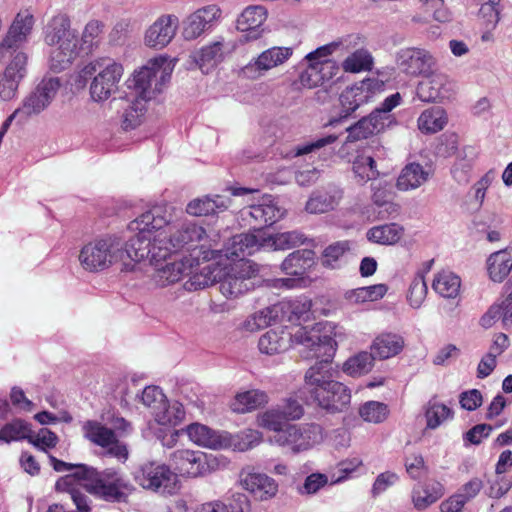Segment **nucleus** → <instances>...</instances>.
Masks as SVG:
<instances>
[{
  "label": "nucleus",
  "instance_id": "nucleus-1",
  "mask_svg": "<svg viewBox=\"0 0 512 512\" xmlns=\"http://www.w3.org/2000/svg\"><path fill=\"white\" fill-rule=\"evenodd\" d=\"M335 326L330 323H317L311 329L300 327L292 340L313 351L312 357L321 359L305 373L308 392L317 405L327 411H342L351 401L350 390L341 382L333 379L330 361L335 355L337 342L328 332Z\"/></svg>",
  "mask_w": 512,
  "mask_h": 512
},
{
  "label": "nucleus",
  "instance_id": "nucleus-2",
  "mask_svg": "<svg viewBox=\"0 0 512 512\" xmlns=\"http://www.w3.org/2000/svg\"><path fill=\"white\" fill-rule=\"evenodd\" d=\"M168 222L166 211L160 206L153 207L134 220L130 227L138 232L131 239L134 254L129 256L137 261L149 258L151 263L165 261L174 253Z\"/></svg>",
  "mask_w": 512,
  "mask_h": 512
},
{
  "label": "nucleus",
  "instance_id": "nucleus-3",
  "mask_svg": "<svg viewBox=\"0 0 512 512\" xmlns=\"http://www.w3.org/2000/svg\"><path fill=\"white\" fill-rule=\"evenodd\" d=\"M76 475L82 479V487L88 493L107 502L127 503L135 490L133 484L114 468L98 471L93 467H81Z\"/></svg>",
  "mask_w": 512,
  "mask_h": 512
},
{
  "label": "nucleus",
  "instance_id": "nucleus-4",
  "mask_svg": "<svg viewBox=\"0 0 512 512\" xmlns=\"http://www.w3.org/2000/svg\"><path fill=\"white\" fill-rule=\"evenodd\" d=\"M124 68L110 57H99L86 64L79 72L83 85L91 79L89 94L96 103L109 100L119 90Z\"/></svg>",
  "mask_w": 512,
  "mask_h": 512
},
{
  "label": "nucleus",
  "instance_id": "nucleus-5",
  "mask_svg": "<svg viewBox=\"0 0 512 512\" xmlns=\"http://www.w3.org/2000/svg\"><path fill=\"white\" fill-rule=\"evenodd\" d=\"M259 273L260 266L251 260L224 265L219 278V290L227 299H237L254 289L253 279Z\"/></svg>",
  "mask_w": 512,
  "mask_h": 512
},
{
  "label": "nucleus",
  "instance_id": "nucleus-6",
  "mask_svg": "<svg viewBox=\"0 0 512 512\" xmlns=\"http://www.w3.org/2000/svg\"><path fill=\"white\" fill-rule=\"evenodd\" d=\"M323 50L322 46L318 47L304 57L300 63L302 69L297 81L294 82L295 85L304 89H313L332 80L338 74L339 64Z\"/></svg>",
  "mask_w": 512,
  "mask_h": 512
},
{
  "label": "nucleus",
  "instance_id": "nucleus-7",
  "mask_svg": "<svg viewBox=\"0 0 512 512\" xmlns=\"http://www.w3.org/2000/svg\"><path fill=\"white\" fill-rule=\"evenodd\" d=\"M122 241L115 236H107L86 244L80 251L82 267L89 272H101L122 260Z\"/></svg>",
  "mask_w": 512,
  "mask_h": 512
},
{
  "label": "nucleus",
  "instance_id": "nucleus-8",
  "mask_svg": "<svg viewBox=\"0 0 512 512\" xmlns=\"http://www.w3.org/2000/svg\"><path fill=\"white\" fill-rule=\"evenodd\" d=\"M266 243L264 238H259L253 233H241L231 237L224 247L220 250L216 249H203V261L208 262L213 259L220 258L222 256L227 259L239 261L245 260L244 258L252 255Z\"/></svg>",
  "mask_w": 512,
  "mask_h": 512
},
{
  "label": "nucleus",
  "instance_id": "nucleus-9",
  "mask_svg": "<svg viewBox=\"0 0 512 512\" xmlns=\"http://www.w3.org/2000/svg\"><path fill=\"white\" fill-rule=\"evenodd\" d=\"M84 436L94 445L105 450V455L114 457L120 462H125L129 457L127 445L120 441L115 430L106 427L95 420H88L82 426Z\"/></svg>",
  "mask_w": 512,
  "mask_h": 512
},
{
  "label": "nucleus",
  "instance_id": "nucleus-10",
  "mask_svg": "<svg viewBox=\"0 0 512 512\" xmlns=\"http://www.w3.org/2000/svg\"><path fill=\"white\" fill-rule=\"evenodd\" d=\"M134 479L142 488L154 492L171 493L176 486V475L170 467L155 461L142 464Z\"/></svg>",
  "mask_w": 512,
  "mask_h": 512
},
{
  "label": "nucleus",
  "instance_id": "nucleus-11",
  "mask_svg": "<svg viewBox=\"0 0 512 512\" xmlns=\"http://www.w3.org/2000/svg\"><path fill=\"white\" fill-rule=\"evenodd\" d=\"M322 440V428L315 423L303 426L289 425L274 436V441L280 446L288 447L292 453L306 451Z\"/></svg>",
  "mask_w": 512,
  "mask_h": 512
},
{
  "label": "nucleus",
  "instance_id": "nucleus-12",
  "mask_svg": "<svg viewBox=\"0 0 512 512\" xmlns=\"http://www.w3.org/2000/svg\"><path fill=\"white\" fill-rule=\"evenodd\" d=\"M60 85L57 77L44 78L16 109V114H21V121L24 122L47 109L57 95Z\"/></svg>",
  "mask_w": 512,
  "mask_h": 512
},
{
  "label": "nucleus",
  "instance_id": "nucleus-13",
  "mask_svg": "<svg viewBox=\"0 0 512 512\" xmlns=\"http://www.w3.org/2000/svg\"><path fill=\"white\" fill-rule=\"evenodd\" d=\"M169 231L174 253L183 250L188 251L190 254L186 257L193 263L196 262L197 265L199 264V257H203L202 248L211 249L205 244H199L205 240L206 232L204 228L195 223H184L176 229L169 228Z\"/></svg>",
  "mask_w": 512,
  "mask_h": 512
},
{
  "label": "nucleus",
  "instance_id": "nucleus-14",
  "mask_svg": "<svg viewBox=\"0 0 512 512\" xmlns=\"http://www.w3.org/2000/svg\"><path fill=\"white\" fill-rule=\"evenodd\" d=\"M384 89V82L377 78H368L359 85L347 87L340 95L342 117L350 116L356 109L367 103L376 92Z\"/></svg>",
  "mask_w": 512,
  "mask_h": 512
},
{
  "label": "nucleus",
  "instance_id": "nucleus-15",
  "mask_svg": "<svg viewBox=\"0 0 512 512\" xmlns=\"http://www.w3.org/2000/svg\"><path fill=\"white\" fill-rule=\"evenodd\" d=\"M397 65L402 72L409 76L428 75L435 65L434 57L420 48H405L397 53Z\"/></svg>",
  "mask_w": 512,
  "mask_h": 512
},
{
  "label": "nucleus",
  "instance_id": "nucleus-16",
  "mask_svg": "<svg viewBox=\"0 0 512 512\" xmlns=\"http://www.w3.org/2000/svg\"><path fill=\"white\" fill-rule=\"evenodd\" d=\"M166 62L167 59L165 57H157L151 59L148 64L143 66L139 71L134 72L132 87L137 94L135 98L147 102L156 95V76Z\"/></svg>",
  "mask_w": 512,
  "mask_h": 512
},
{
  "label": "nucleus",
  "instance_id": "nucleus-17",
  "mask_svg": "<svg viewBox=\"0 0 512 512\" xmlns=\"http://www.w3.org/2000/svg\"><path fill=\"white\" fill-rule=\"evenodd\" d=\"M179 26V19L175 15L160 16L146 30L144 41L148 47L162 49L175 37Z\"/></svg>",
  "mask_w": 512,
  "mask_h": 512
},
{
  "label": "nucleus",
  "instance_id": "nucleus-18",
  "mask_svg": "<svg viewBox=\"0 0 512 512\" xmlns=\"http://www.w3.org/2000/svg\"><path fill=\"white\" fill-rule=\"evenodd\" d=\"M175 470L182 476L198 477L208 471L206 457L202 452L189 449H178L170 455Z\"/></svg>",
  "mask_w": 512,
  "mask_h": 512
},
{
  "label": "nucleus",
  "instance_id": "nucleus-19",
  "mask_svg": "<svg viewBox=\"0 0 512 512\" xmlns=\"http://www.w3.org/2000/svg\"><path fill=\"white\" fill-rule=\"evenodd\" d=\"M34 26V16L29 10L20 11L15 16L6 35L0 43V47L21 50L27 42Z\"/></svg>",
  "mask_w": 512,
  "mask_h": 512
},
{
  "label": "nucleus",
  "instance_id": "nucleus-20",
  "mask_svg": "<svg viewBox=\"0 0 512 512\" xmlns=\"http://www.w3.org/2000/svg\"><path fill=\"white\" fill-rule=\"evenodd\" d=\"M417 95L423 102H441L451 97V83L441 73H429L417 86Z\"/></svg>",
  "mask_w": 512,
  "mask_h": 512
},
{
  "label": "nucleus",
  "instance_id": "nucleus-21",
  "mask_svg": "<svg viewBox=\"0 0 512 512\" xmlns=\"http://www.w3.org/2000/svg\"><path fill=\"white\" fill-rule=\"evenodd\" d=\"M154 265V272L152 273V280L160 287L172 285L180 281L184 275H187L188 269L194 267L193 261L187 257H183L179 261L162 263H152Z\"/></svg>",
  "mask_w": 512,
  "mask_h": 512
},
{
  "label": "nucleus",
  "instance_id": "nucleus-22",
  "mask_svg": "<svg viewBox=\"0 0 512 512\" xmlns=\"http://www.w3.org/2000/svg\"><path fill=\"white\" fill-rule=\"evenodd\" d=\"M202 256L199 257V264L194 262V267L188 269V281L185 283L187 290H201L215 283H219V278L224 265L219 263H201Z\"/></svg>",
  "mask_w": 512,
  "mask_h": 512
},
{
  "label": "nucleus",
  "instance_id": "nucleus-23",
  "mask_svg": "<svg viewBox=\"0 0 512 512\" xmlns=\"http://www.w3.org/2000/svg\"><path fill=\"white\" fill-rule=\"evenodd\" d=\"M45 41L50 46H75L77 37L70 28L67 15L54 16L45 28Z\"/></svg>",
  "mask_w": 512,
  "mask_h": 512
},
{
  "label": "nucleus",
  "instance_id": "nucleus-24",
  "mask_svg": "<svg viewBox=\"0 0 512 512\" xmlns=\"http://www.w3.org/2000/svg\"><path fill=\"white\" fill-rule=\"evenodd\" d=\"M292 54L293 49L290 47L269 48L263 51L253 62L246 65L244 72L247 74L257 72L258 75H262L288 61Z\"/></svg>",
  "mask_w": 512,
  "mask_h": 512
},
{
  "label": "nucleus",
  "instance_id": "nucleus-25",
  "mask_svg": "<svg viewBox=\"0 0 512 512\" xmlns=\"http://www.w3.org/2000/svg\"><path fill=\"white\" fill-rule=\"evenodd\" d=\"M221 10L216 5H208L190 15L184 29L187 39H195L209 29L220 18Z\"/></svg>",
  "mask_w": 512,
  "mask_h": 512
},
{
  "label": "nucleus",
  "instance_id": "nucleus-26",
  "mask_svg": "<svg viewBox=\"0 0 512 512\" xmlns=\"http://www.w3.org/2000/svg\"><path fill=\"white\" fill-rule=\"evenodd\" d=\"M342 197L343 191L335 185L317 190L308 199L305 206L306 211L312 214L329 212L338 206Z\"/></svg>",
  "mask_w": 512,
  "mask_h": 512
},
{
  "label": "nucleus",
  "instance_id": "nucleus-27",
  "mask_svg": "<svg viewBox=\"0 0 512 512\" xmlns=\"http://www.w3.org/2000/svg\"><path fill=\"white\" fill-rule=\"evenodd\" d=\"M400 102V94H392L381 103L380 107L375 108L368 116H366L372 135L380 133L386 127L391 126L395 122L390 112L393 108L398 106Z\"/></svg>",
  "mask_w": 512,
  "mask_h": 512
},
{
  "label": "nucleus",
  "instance_id": "nucleus-28",
  "mask_svg": "<svg viewBox=\"0 0 512 512\" xmlns=\"http://www.w3.org/2000/svg\"><path fill=\"white\" fill-rule=\"evenodd\" d=\"M266 20V10L262 6L246 8L238 17L236 27L242 33H246L245 40H255L261 36L259 28Z\"/></svg>",
  "mask_w": 512,
  "mask_h": 512
},
{
  "label": "nucleus",
  "instance_id": "nucleus-29",
  "mask_svg": "<svg viewBox=\"0 0 512 512\" xmlns=\"http://www.w3.org/2000/svg\"><path fill=\"white\" fill-rule=\"evenodd\" d=\"M0 62L3 64L2 73L10 75L21 82L27 72L28 56L23 50L0 47Z\"/></svg>",
  "mask_w": 512,
  "mask_h": 512
},
{
  "label": "nucleus",
  "instance_id": "nucleus-30",
  "mask_svg": "<svg viewBox=\"0 0 512 512\" xmlns=\"http://www.w3.org/2000/svg\"><path fill=\"white\" fill-rule=\"evenodd\" d=\"M405 342L401 335L384 332L372 342L370 349L375 358L385 360L398 355L404 348Z\"/></svg>",
  "mask_w": 512,
  "mask_h": 512
},
{
  "label": "nucleus",
  "instance_id": "nucleus-31",
  "mask_svg": "<svg viewBox=\"0 0 512 512\" xmlns=\"http://www.w3.org/2000/svg\"><path fill=\"white\" fill-rule=\"evenodd\" d=\"M186 433L192 442L202 447L219 449L227 445L226 437L200 423L188 425Z\"/></svg>",
  "mask_w": 512,
  "mask_h": 512
},
{
  "label": "nucleus",
  "instance_id": "nucleus-32",
  "mask_svg": "<svg viewBox=\"0 0 512 512\" xmlns=\"http://www.w3.org/2000/svg\"><path fill=\"white\" fill-rule=\"evenodd\" d=\"M241 483L244 489L260 500H268L278 492L277 483L272 478L261 473H249L241 480Z\"/></svg>",
  "mask_w": 512,
  "mask_h": 512
},
{
  "label": "nucleus",
  "instance_id": "nucleus-33",
  "mask_svg": "<svg viewBox=\"0 0 512 512\" xmlns=\"http://www.w3.org/2000/svg\"><path fill=\"white\" fill-rule=\"evenodd\" d=\"M249 214L256 225L266 227L278 221L283 216V211L271 196H265L259 203L250 206Z\"/></svg>",
  "mask_w": 512,
  "mask_h": 512
},
{
  "label": "nucleus",
  "instance_id": "nucleus-34",
  "mask_svg": "<svg viewBox=\"0 0 512 512\" xmlns=\"http://www.w3.org/2000/svg\"><path fill=\"white\" fill-rule=\"evenodd\" d=\"M512 270V252L504 249L492 253L487 259V272L490 280L501 283Z\"/></svg>",
  "mask_w": 512,
  "mask_h": 512
},
{
  "label": "nucleus",
  "instance_id": "nucleus-35",
  "mask_svg": "<svg viewBox=\"0 0 512 512\" xmlns=\"http://www.w3.org/2000/svg\"><path fill=\"white\" fill-rule=\"evenodd\" d=\"M224 56L223 42L216 41L195 52L192 58L202 72L208 73L224 59Z\"/></svg>",
  "mask_w": 512,
  "mask_h": 512
},
{
  "label": "nucleus",
  "instance_id": "nucleus-36",
  "mask_svg": "<svg viewBox=\"0 0 512 512\" xmlns=\"http://www.w3.org/2000/svg\"><path fill=\"white\" fill-rule=\"evenodd\" d=\"M315 253L310 249L292 252L281 265L282 270L291 276H303L314 264Z\"/></svg>",
  "mask_w": 512,
  "mask_h": 512
},
{
  "label": "nucleus",
  "instance_id": "nucleus-37",
  "mask_svg": "<svg viewBox=\"0 0 512 512\" xmlns=\"http://www.w3.org/2000/svg\"><path fill=\"white\" fill-rule=\"evenodd\" d=\"M444 495L442 484L437 481H430L417 485L412 494L414 507L418 510L426 509L438 501Z\"/></svg>",
  "mask_w": 512,
  "mask_h": 512
},
{
  "label": "nucleus",
  "instance_id": "nucleus-38",
  "mask_svg": "<svg viewBox=\"0 0 512 512\" xmlns=\"http://www.w3.org/2000/svg\"><path fill=\"white\" fill-rule=\"evenodd\" d=\"M429 178V173L419 163H409L400 172L396 186L399 190L407 191L424 184Z\"/></svg>",
  "mask_w": 512,
  "mask_h": 512
},
{
  "label": "nucleus",
  "instance_id": "nucleus-39",
  "mask_svg": "<svg viewBox=\"0 0 512 512\" xmlns=\"http://www.w3.org/2000/svg\"><path fill=\"white\" fill-rule=\"evenodd\" d=\"M448 117L445 110L439 106L424 110L418 120V129L424 134H434L441 131L447 124Z\"/></svg>",
  "mask_w": 512,
  "mask_h": 512
},
{
  "label": "nucleus",
  "instance_id": "nucleus-40",
  "mask_svg": "<svg viewBox=\"0 0 512 512\" xmlns=\"http://www.w3.org/2000/svg\"><path fill=\"white\" fill-rule=\"evenodd\" d=\"M269 397L265 391L252 389L235 396L232 409L237 413H246L268 403Z\"/></svg>",
  "mask_w": 512,
  "mask_h": 512
},
{
  "label": "nucleus",
  "instance_id": "nucleus-41",
  "mask_svg": "<svg viewBox=\"0 0 512 512\" xmlns=\"http://www.w3.org/2000/svg\"><path fill=\"white\" fill-rule=\"evenodd\" d=\"M461 279L451 271L438 272L432 282L434 291L444 298H456L460 292Z\"/></svg>",
  "mask_w": 512,
  "mask_h": 512
},
{
  "label": "nucleus",
  "instance_id": "nucleus-42",
  "mask_svg": "<svg viewBox=\"0 0 512 512\" xmlns=\"http://www.w3.org/2000/svg\"><path fill=\"white\" fill-rule=\"evenodd\" d=\"M342 68L347 73H360L371 71L374 65V59L371 52L364 48H358L352 51L343 61Z\"/></svg>",
  "mask_w": 512,
  "mask_h": 512
},
{
  "label": "nucleus",
  "instance_id": "nucleus-43",
  "mask_svg": "<svg viewBox=\"0 0 512 512\" xmlns=\"http://www.w3.org/2000/svg\"><path fill=\"white\" fill-rule=\"evenodd\" d=\"M403 232L402 226L396 223H389L369 229L367 231V238L369 241L381 245H393L401 239Z\"/></svg>",
  "mask_w": 512,
  "mask_h": 512
},
{
  "label": "nucleus",
  "instance_id": "nucleus-44",
  "mask_svg": "<svg viewBox=\"0 0 512 512\" xmlns=\"http://www.w3.org/2000/svg\"><path fill=\"white\" fill-rule=\"evenodd\" d=\"M146 102L139 98L132 99L128 106L124 109L122 115V127L124 130H133L140 126L146 114Z\"/></svg>",
  "mask_w": 512,
  "mask_h": 512
},
{
  "label": "nucleus",
  "instance_id": "nucleus-45",
  "mask_svg": "<svg viewBox=\"0 0 512 512\" xmlns=\"http://www.w3.org/2000/svg\"><path fill=\"white\" fill-rule=\"evenodd\" d=\"M155 421L163 426H176L182 422L185 418V409L179 402L172 404L168 403V400L164 402V405L154 414Z\"/></svg>",
  "mask_w": 512,
  "mask_h": 512
},
{
  "label": "nucleus",
  "instance_id": "nucleus-46",
  "mask_svg": "<svg viewBox=\"0 0 512 512\" xmlns=\"http://www.w3.org/2000/svg\"><path fill=\"white\" fill-rule=\"evenodd\" d=\"M220 197L216 196L211 198L204 196L190 201L186 207V212L192 216H208L214 214L218 209H226V205L223 202H218Z\"/></svg>",
  "mask_w": 512,
  "mask_h": 512
},
{
  "label": "nucleus",
  "instance_id": "nucleus-47",
  "mask_svg": "<svg viewBox=\"0 0 512 512\" xmlns=\"http://www.w3.org/2000/svg\"><path fill=\"white\" fill-rule=\"evenodd\" d=\"M30 424L22 419H14L0 429V443H10L28 438Z\"/></svg>",
  "mask_w": 512,
  "mask_h": 512
},
{
  "label": "nucleus",
  "instance_id": "nucleus-48",
  "mask_svg": "<svg viewBox=\"0 0 512 512\" xmlns=\"http://www.w3.org/2000/svg\"><path fill=\"white\" fill-rule=\"evenodd\" d=\"M77 55L75 46H51L50 68L54 71L66 69Z\"/></svg>",
  "mask_w": 512,
  "mask_h": 512
},
{
  "label": "nucleus",
  "instance_id": "nucleus-49",
  "mask_svg": "<svg viewBox=\"0 0 512 512\" xmlns=\"http://www.w3.org/2000/svg\"><path fill=\"white\" fill-rule=\"evenodd\" d=\"M374 358L372 352H360L344 363L343 370L351 376L368 373L372 369Z\"/></svg>",
  "mask_w": 512,
  "mask_h": 512
},
{
  "label": "nucleus",
  "instance_id": "nucleus-50",
  "mask_svg": "<svg viewBox=\"0 0 512 512\" xmlns=\"http://www.w3.org/2000/svg\"><path fill=\"white\" fill-rule=\"evenodd\" d=\"M453 411L445 404L439 403L434 398L431 399L425 411L427 427L435 429L440 426L446 419L452 417Z\"/></svg>",
  "mask_w": 512,
  "mask_h": 512
},
{
  "label": "nucleus",
  "instance_id": "nucleus-51",
  "mask_svg": "<svg viewBox=\"0 0 512 512\" xmlns=\"http://www.w3.org/2000/svg\"><path fill=\"white\" fill-rule=\"evenodd\" d=\"M352 168L355 175L362 182L375 179L379 176L374 158L365 153L357 155L353 161Z\"/></svg>",
  "mask_w": 512,
  "mask_h": 512
},
{
  "label": "nucleus",
  "instance_id": "nucleus-52",
  "mask_svg": "<svg viewBox=\"0 0 512 512\" xmlns=\"http://www.w3.org/2000/svg\"><path fill=\"white\" fill-rule=\"evenodd\" d=\"M360 417L370 423H381L389 415L388 406L378 401H368L359 408Z\"/></svg>",
  "mask_w": 512,
  "mask_h": 512
},
{
  "label": "nucleus",
  "instance_id": "nucleus-53",
  "mask_svg": "<svg viewBox=\"0 0 512 512\" xmlns=\"http://www.w3.org/2000/svg\"><path fill=\"white\" fill-rule=\"evenodd\" d=\"M287 422L278 406L268 409L257 416V423L260 427L275 431L277 434L284 430L283 427Z\"/></svg>",
  "mask_w": 512,
  "mask_h": 512
},
{
  "label": "nucleus",
  "instance_id": "nucleus-54",
  "mask_svg": "<svg viewBox=\"0 0 512 512\" xmlns=\"http://www.w3.org/2000/svg\"><path fill=\"white\" fill-rule=\"evenodd\" d=\"M27 441L40 451L48 453L59 442L58 436L47 428H41L38 432L30 429Z\"/></svg>",
  "mask_w": 512,
  "mask_h": 512
},
{
  "label": "nucleus",
  "instance_id": "nucleus-55",
  "mask_svg": "<svg viewBox=\"0 0 512 512\" xmlns=\"http://www.w3.org/2000/svg\"><path fill=\"white\" fill-rule=\"evenodd\" d=\"M350 250L348 241H338L327 246L321 255V263L326 268L338 267V262Z\"/></svg>",
  "mask_w": 512,
  "mask_h": 512
},
{
  "label": "nucleus",
  "instance_id": "nucleus-56",
  "mask_svg": "<svg viewBox=\"0 0 512 512\" xmlns=\"http://www.w3.org/2000/svg\"><path fill=\"white\" fill-rule=\"evenodd\" d=\"M363 43L364 39L360 34H348L339 38L337 41L323 45L322 48L324 49L323 51H326V53L331 56L338 50H342L344 52H350L352 50L355 51L356 49L361 48Z\"/></svg>",
  "mask_w": 512,
  "mask_h": 512
},
{
  "label": "nucleus",
  "instance_id": "nucleus-57",
  "mask_svg": "<svg viewBox=\"0 0 512 512\" xmlns=\"http://www.w3.org/2000/svg\"><path fill=\"white\" fill-rule=\"evenodd\" d=\"M258 347L261 353L274 355L286 349V341L279 333L270 330L260 337Z\"/></svg>",
  "mask_w": 512,
  "mask_h": 512
},
{
  "label": "nucleus",
  "instance_id": "nucleus-58",
  "mask_svg": "<svg viewBox=\"0 0 512 512\" xmlns=\"http://www.w3.org/2000/svg\"><path fill=\"white\" fill-rule=\"evenodd\" d=\"M427 295V285L424 275L418 273L411 281L408 289L407 299L413 308H419Z\"/></svg>",
  "mask_w": 512,
  "mask_h": 512
},
{
  "label": "nucleus",
  "instance_id": "nucleus-59",
  "mask_svg": "<svg viewBox=\"0 0 512 512\" xmlns=\"http://www.w3.org/2000/svg\"><path fill=\"white\" fill-rule=\"evenodd\" d=\"M387 292V286L384 284H376L366 287H360L353 290L350 299L355 302L377 301L381 299Z\"/></svg>",
  "mask_w": 512,
  "mask_h": 512
},
{
  "label": "nucleus",
  "instance_id": "nucleus-60",
  "mask_svg": "<svg viewBox=\"0 0 512 512\" xmlns=\"http://www.w3.org/2000/svg\"><path fill=\"white\" fill-rule=\"evenodd\" d=\"M269 241L275 250H286L292 247L301 245L305 242L303 233L299 231H289L278 233L273 236Z\"/></svg>",
  "mask_w": 512,
  "mask_h": 512
},
{
  "label": "nucleus",
  "instance_id": "nucleus-61",
  "mask_svg": "<svg viewBox=\"0 0 512 512\" xmlns=\"http://www.w3.org/2000/svg\"><path fill=\"white\" fill-rule=\"evenodd\" d=\"M139 398L151 410L153 416L167 399L162 390L157 386L145 387Z\"/></svg>",
  "mask_w": 512,
  "mask_h": 512
},
{
  "label": "nucleus",
  "instance_id": "nucleus-62",
  "mask_svg": "<svg viewBox=\"0 0 512 512\" xmlns=\"http://www.w3.org/2000/svg\"><path fill=\"white\" fill-rule=\"evenodd\" d=\"M104 24L98 20L88 22L82 33V41L88 48L96 46L103 34Z\"/></svg>",
  "mask_w": 512,
  "mask_h": 512
},
{
  "label": "nucleus",
  "instance_id": "nucleus-63",
  "mask_svg": "<svg viewBox=\"0 0 512 512\" xmlns=\"http://www.w3.org/2000/svg\"><path fill=\"white\" fill-rule=\"evenodd\" d=\"M287 421L299 420L304 415L303 405L295 398L288 397L284 399L281 405H278Z\"/></svg>",
  "mask_w": 512,
  "mask_h": 512
},
{
  "label": "nucleus",
  "instance_id": "nucleus-64",
  "mask_svg": "<svg viewBox=\"0 0 512 512\" xmlns=\"http://www.w3.org/2000/svg\"><path fill=\"white\" fill-rule=\"evenodd\" d=\"M20 82L11 77L0 73V99L4 101L12 100L16 97Z\"/></svg>",
  "mask_w": 512,
  "mask_h": 512
}]
</instances>
